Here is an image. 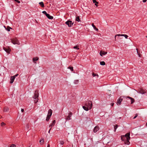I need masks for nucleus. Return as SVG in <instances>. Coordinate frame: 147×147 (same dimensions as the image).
Listing matches in <instances>:
<instances>
[{
    "label": "nucleus",
    "mask_w": 147,
    "mask_h": 147,
    "mask_svg": "<svg viewBox=\"0 0 147 147\" xmlns=\"http://www.w3.org/2000/svg\"><path fill=\"white\" fill-rule=\"evenodd\" d=\"M68 68L71 71H73V67H68Z\"/></svg>",
    "instance_id": "cd10ccee"
},
{
    "label": "nucleus",
    "mask_w": 147,
    "mask_h": 147,
    "mask_svg": "<svg viewBox=\"0 0 147 147\" xmlns=\"http://www.w3.org/2000/svg\"><path fill=\"white\" fill-rule=\"evenodd\" d=\"M76 20L78 22L80 21L79 16H78L76 17Z\"/></svg>",
    "instance_id": "4be33fe9"
},
{
    "label": "nucleus",
    "mask_w": 147,
    "mask_h": 147,
    "mask_svg": "<svg viewBox=\"0 0 147 147\" xmlns=\"http://www.w3.org/2000/svg\"><path fill=\"white\" fill-rule=\"evenodd\" d=\"M60 143L61 145H63L64 144V142L63 141H60Z\"/></svg>",
    "instance_id": "473e14b6"
},
{
    "label": "nucleus",
    "mask_w": 147,
    "mask_h": 147,
    "mask_svg": "<svg viewBox=\"0 0 147 147\" xmlns=\"http://www.w3.org/2000/svg\"><path fill=\"white\" fill-rule=\"evenodd\" d=\"M21 111L22 112H23L24 111V109H22Z\"/></svg>",
    "instance_id": "79ce46f5"
},
{
    "label": "nucleus",
    "mask_w": 147,
    "mask_h": 147,
    "mask_svg": "<svg viewBox=\"0 0 147 147\" xmlns=\"http://www.w3.org/2000/svg\"><path fill=\"white\" fill-rule=\"evenodd\" d=\"M127 98H129V99H130L131 100V104H132L134 102V98H133L131 97H130L129 96H127Z\"/></svg>",
    "instance_id": "f3484780"
},
{
    "label": "nucleus",
    "mask_w": 147,
    "mask_h": 147,
    "mask_svg": "<svg viewBox=\"0 0 147 147\" xmlns=\"http://www.w3.org/2000/svg\"><path fill=\"white\" fill-rule=\"evenodd\" d=\"M18 75V74H17L16 75H15L13 76L15 78L16 77H17Z\"/></svg>",
    "instance_id": "58836bf2"
},
{
    "label": "nucleus",
    "mask_w": 147,
    "mask_h": 147,
    "mask_svg": "<svg viewBox=\"0 0 147 147\" xmlns=\"http://www.w3.org/2000/svg\"><path fill=\"white\" fill-rule=\"evenodd\" d=\"M146 1H147L146 0H143L142 1L143 2L145 3V2H146Z\"/></svg>",
    "instance_id": "c03bdc74"
},
{
    "label": "nucleus",
    "mask_w": 147,
    "mask_h": 147,
    "mask_svg": "<svg viewBox=\"0 0 147 147\" xmlns=\"http://www.w3.org/2000/svg\"><path fill=\"white\" fill-rule=\"evenodd\" d=\"M118 126L117 125H116L115 126H114V131L115 132L116 131V129L118 127Z\"/></svg>",
    "instance_id": "393cba45"
},
{
    "label": "nucleus",
    "mask_w": 147,
    "mask_h": 147,
    "mask_svg": "<svg viewBox=\"0 0 147 147\" xmlns=\"http://www.w3.org/2000/svg\"><path fill=\"white\" fill-rule=\"evenodd\" d=\"M92 26L93 27V28L95 30H96V31H98V28H97L95 26V25H94V24H92Z\"/></svg>",
    "instance_id": "6ab92c4d"
},
{
    "label": "nucleus",
    "mask_w": 147,
    "mask_h": 147,
    "mask_svg": "<svg viewBox=\"0 0 147 147\" xmlns=\"http://www.w3.org/2000/svg\"><path fill=\"white\" fill-rule=\"evenodd\" d=\"M84 105L86 107H88L90 109H91L92 108V105L91 101H88L84 102Z\"/></svg>",
    "instance_id": "7ed1b4c3"
},
{
    "label": "nucleus",
    "mask_w": 147,
    "mask_h": 147,
    "mask_svg": "<svg viewBox=\"0 0 147 147\" xmlns=\"http://www.w3.org/2000/svg\"><path fill=\"white\" fill-rule=\"evenodd\" d=\"M93 2L94 3H98L96 2V0H93Z\"/></svg>",
    "instance_id": "c9c22d12"
},
{
    "label": "nucleus",
    "mask_w": 147,
    "mask_h": 147,
    "mask_svg": "<svg viewBox=\"0 0 147 147\" xmlns=\"http://www.w3.org/2000/svg\"><path fill=\"white\" fill-rule=\"evenodd\" d=\"M40 144H42L44 143V140L43 138H41L40 140Z\"/></svg>",
    "instance_id": "412c9836"
},
{
    "label": "nucleus",
    "mask_w": 147,
    "mask_h": 147,
    "mask_svg": "<svg viewBox=\"0 0 147 147\" xmlns=\"http://www.w3.org/2000/svg\"><path fill=\"white\" fill-rule=\"evenodd\" d=\"M74 49H77V50H78L79 49V48H78L77 46H74V47H73Z\"/></svg>",
    "instance_id": "2f4dec72"
},
{
    "label": "nucleus",
    "mask_w": 147,
    "mask_h": 147,
    "mask_svg": "<svg viewBox=\"0 0 147 147\" xmlns=\"http://www.w3.org/2000/svg\"><path fill=\"white\" fill-rule=\"evenodd\" d=\"M136 50H137V53L138 54V55H139V57H140V54H139V53H138V49H136Z\"/></svg>",
    "instance_id": "ea45409f"
},
{
    "label": "nucleus",
    "mask_w": 147,
    "mask_h": 147,
    "mask_svg": "<svg viewBox=\"0 0 147 147\" xmlns=\"http://www.w3.org/2000/svg\"><path fill=\"white\" fill-rule=\"evenodd\" d=\"M38 58L37 57H34L33 59V62H34L35 61H37L38 60Z\"/></svg>",
    "instance_id": "aec40b11"
},
{
    "label": "nucleus",
    "mask_w": 147,
    "mask_h": 147,
    "mask_svg": "<svg viewBox=\"0 0 147 147\" xmlns=\"http://www.w3.org/2000/svg\"><path fill=\"white\" fill-rule=\"evenodd\" d=\"M123 99L121 98H119L117 100V105H120Z\"/></svg>",
    "instance_id": "9d476101"
},
{
    "label": "nucleus",
    "mask_w": 147,
    "mask_h": 147,
    "mask_svg": "<svg viewBox=\"0 0 147 147\" xmlns=\"http://www.w3.org/2000/svg\"><path fill=\"white\" fill-rule=\"evenodd\" d=\"M10 147H15V145L13 144Z\"/></svg>",
    "instance_id": "a19ab883"
},
{
    "label": "nucleus",
    "mask_w": 147,
    "mask_h": 147,
    "mask_svg": "<svg viewBox=\"0 0 147 147\" xmlns=\"http://www.w3.org/2000/svg\"><path fill=\"white\" fill-rule=\"evenodd\" d=\"M137 92L140 94H144L146 93V90H144L142 88H140L139 89L138 91H137Z\"/></svg>",
    "instance_id": "39448f33"
},
{
    "label": "nucleus",
    "mask_w": 147,
    "mask_h": 147,
    "mask_svg": "<svg viewBox=\"0 0 147 147\" xmlns=\"http://www.w3.org/2000/svg\"><path fill=\"white\" fill-rule=\"evenodd\" d=\"M46 16L49 19H53V17L50 16L49 14H47L46 15Z\"/></svg>",
    "instance_id": "2eb2a0df"
},
{
    "label": "nucleus",
    "mask_w": 147,
    "mask_h": 147,
    "mask_svg": "<svg viewBox=\"0 0 147 147\" xmlns=\"http://www.w3.org/2000/svg\"><path fill=\"white\" fill-rule=\"evenodd\" d=\"M15 1L17 2L18 3H20V1H19L18 0H15Z\"/></svg>",
    "instance_id": "4c0bfd02"
},
{
    "label": "nucleus",
    "mask_w": 147,
    "mask_h": 147,
    "mask_svg": "<svg viewBox=\"0 0 147 147\" xmlns=\"http://www.w3.org/2000/svg\"><path fill=\"white\" fill-rule=\"evenodd\" d=\"M146 125H147V123H146Z\"/></svg>",
    "instance_id": "09e8293b"
},
{
    "label": "nucleus",
    "mask_w": 147,
    "mask_h": 147,
    "mask_svg": "<svg viewBox=\"0 0 147 147\" xmlns=\"http://www.w3.org/2000/svg\"><path fill=\"white\" fill-rule=\"evenodd\" d=\"M123 36L125 37V38L126 39H127L128 38V36L127 35L125 34H117V35H116L115 36V40H116V36Z\"/></svg>",
    "instance_id": "6e6552de"
},
{
    "label": "nucleus",
    "mask_w": 147,
    "mask_h": 147,
    "mask_svg": "<svg viewBox=\"0 0 147 147\" xmlns=\"http://www.w3.org/2000/svg\"><path fill=\"white\" fill-rule=\"evenodd\" d=\"M100 65H105V62L104 61H100Z\"/></svg>",
    "instance_id": "b1692460"
},
{
    "label": "nucleus",
    "mask_w": 147,
    "mask_h": 147,
    "mask_svg": "<svg viewBox=\"0 0 147 147\" xmlns=\"http://www.w3.org/2000/svg\"><path fill=\"white\" fill-rule=\"evenodd\" d=\"M130 134L129 133H126L125 135H122L121 136V139L122 141L125 142V144L129 145L130 142L129 140H130Z\"/></svg>",
    "instance_id": "f257e3e1"
},
{
    "label": "nucleus",
    "mask_w": 147,
    "mask_h": 147,
    "mask_svg": "<svg viewBox=\"0 0 147 147\" xmlns=\"http://www.w3.org/2000/svg\"><path fill=\"white\" fill-rule=\"evenodd\" d=\"M51 128H51H51H50V129H49V131H48V133H50V131H51Z\"/></svg>",
    "instance_id": "37998d69"
},
{
    "label": "nucleus",
    "mask_w": 147,
    "mask_h": 147,
    "mask_svg": "<svg viewBox=\"0 0 147 147\" xmlns=\"http://www.w3.org/2000/svg\"><path fill=\"white\" fill-rule=\"evenodd\" d=\"M15 79V78L13 76H11L10 79V83L12 84L13 82Z\"/></svg>",
    "instance_id": "dca6fc26"
},
{
    "label": "nucleus",
    "mask_w": 147,
    "mask_h": 147,
    "mask_svg": "<svg viewBox=\"0 0 147 147\" xmlns=\"http://www.w3.org/2000/svg\"><path fill=\"white\" fill-rule=\"evenodd\" d=\"M50 117H49V116H47V118H46V120L47 121H48L49 120V119H50Z\"/></svg>",
    "instance_id": "c85d7f7f"
},
{
    "label": "nucleus",
    "mask_w": 147,
    "mask_h": 147,
    "mask_svg": "<svg viewBox=\"0 0 147 147\" xmlns=\"http://www.w3.org/2000/svg\"><path fill=\"white\" fill-rule=\"evenodd\" d=\"M72 115V113L71 112H69L68 113V115L67 116L65 117V119L67 120H70L71 119V117Z\"/></svg>",
    "instance_id": "423d86ee"
},
{
    "label": "nucleus",
    "mask_w": 147,
    "mask_h": 147,
    "mask_svg": "<svg viewBox=\"0 0 147 147\" xmlns=\"http://www.w3.org/2000/svg\"><path fill=\"white\" fill-rule=\"evenodd\" d=\"M5 123H4V122H2L1 123V126L3 127V126H5Z\"/></svg>",
    "instance_id": "72a5a7b5"
},
{
    "label": "nucleus",
    "mask_w": 147,
    "mask_h": 147,
    "mask_svg": "<svg viewBox=\"0 0 147 147\" xmlns=\"http://www.w3.org/2000/svg\"><path fill=\"white\" fill-rule=\"evenodd\" d=\"M6 29L8 31H9L10 30V29H11L12 28L9 26H7V28H6Z\"/></svg>",
    "instance_id": "a878e982"
},
{
    "label": "nucleus",
    "mask_w": 147,
    "mask_h": 147,
    "mask_svg": "<svg viewBox=\"0 0 147 147\" xmlns=\"http://www.w3.org/2000/svg\"><path fill=\"white\" fill-rule=\"evenodd\" d=\"M92 75L93 76V77H95V76H98V75L97 74H95V73H93L92 74Z\"/></svg>",
    "instance_id": "7c9ffc66"
},
{
    "label": "nucleus",
    "mask_w": 147,
    "mask_h": 147,
    "mask_svg": "<svg viewBox=\"0 0 147 147\" xmlns=\"http://www.w3.org/2000/svg\"><path fill=\"white\" fill-rule=\"evenodd\" d=\"M73 23H72V21L70 20H68L65 23V24L67 25L69 27H71Z\"/></svg>",
    "instance_id": "0eeeda50"
},
{
    "label": "nucleus",
    "mask_w": 147,
    "mask_h": 147,
    "mask_svg": "<svg viewBox=\"0 0 147 147\" xmlns=\"http://www.w3.org/2000/svg\"><path fill=\"white\" fill-rule=\"evenodd\" d=\"M107 53V52H105L104 51H100V55L102 56L103 55H105Z\"/></svg>",
    "instance_id": "9b49d317"
},
{
    "label": "nucleus",
    "mask_w": 147,
    "mask_h": 147,
    "mask_svg": "<svg viewBox=\"0 0 147 147\" xmlns=\"http://www.w3.org/2000/svg\"><path fill=\"white\" fill-rule=\"evenodd\" d=\"M114 105V103H112L111 104V105L112 106H113Z\"/></svg>",
    "instance_id": "a18cd8bd"
},
{
    "label": "nucleus",
    "mask_w": 147,
    "mask_h": 147,
    "mask_svg": "<svg viewBox=\"0 0 147 147\" xmlns=\"http://www.w3.org/2000/svg\"><path fill=\"white\" fill-rule=\"evenodd\" d=\"M98 3H95V5H96V6H97V4Z\"/></svg>",
    "instance_id": "49530a36"
},
{
    "label": "nucleus",
    "mask_w": 147,
    "mask_h": 147,
    "mask_svg": "<svg viewBox=\"0 0 147 147\" xmlns=\"http://www.w3.org/2000/svg\"><path fill=\"white\" fill-rule=\"evenodd\" d=\"M78 82H79L78 80H75L74 81V83L75 84H78Z\"/></svg>",
    "instance_id": "c756f323"
},
{
    "label": "nucleus",
    "mask_w": 147,
    "mask_h": 147,
    "mask_svg": "<svg viewBox=\"0 0 147 147\" xmlns=\"http://www.w3.org/2000/svg\"><path fill=\"white\" fill-rule=\"evenodd\" d=\"M39 4L41 5V7H43L44 6V4L42 2H41L39 3Z\"/></svg>",
    "instance_id": "5701e85b"
},
{
    "label": "nucleus",
    "mask_w": 147,
    "mask_h": 147,
    "mask_svg": "<svg viewBox=\"0 0 147 147\" xmlns=\"http://www.w3.org/2000/svg\"><path fill=\"white\" fill-rule=\"evenodd\" d=\"M47 147H50V145H49V144H48V145L47 146Z\"/></svg>",
    "instance_id": "de8ad7c7"
},
{
    "label": "nucleus",
    "mask_w": 147,
    "mask_h": 147,
    "mask_svg": "<svg viewBox=\"0 0 147 147\" xmlns=\"http://www.w3.org/2000/svg\"><path fill=\"white\" fill-rule=\"evenodd\" d=\"M11 42L14 45L17 44L19 45L20 44V42L16 38L11 39Z\"/></svg>",
    "instance_id": "20e7f679"
},
{
    "label": "nucleus",
    "mask_w": 147,
    "mask_h": 147,
    "mask_svg": "<svg viewBox=\"0 0 147 147\" xmlns=\"http://www.w3.org/2000/svg\"><path fill=\"white\" fill-rule=\"evenodd\" d=\"M9 110V108H5L4 109V111L5 112H7Z\"/></svg>",
    "instance_id": "bb28decb"
},
{
    "label": "nucleus",
    "mask_w": 147,
    "mask_h": 147,
    "mask_svg": "<svg viewBox=\"0 0 147 147\" xmlns=\"http://www.w3.org/2000/svg\"><path fill=\"white\" fill-rule=\"evenodd\" d=\"M42 13H43V14H44L46 16V15H47V14L48 13L46 12L45 11H43L42 12Z\"/></svg>",
    "instance_id": "f704fd0d"
},
{
    "label": "nucleus",
    "mask_w": 147,
    "mask_h": 147,
    "mask_svg": "<svg viewBox=\"0 0 147 147\" xmlns=\"http://www.w3.org/2000/svg\"><path fill=\"white\" fill-rule=\"evenodd\" d=\"M38 93L37 90H36L34 94V96H33V98L34 99V102L35 103H36L38 100Z\"/></svg>",
    "instance_id": "f03ea898"
},
{
    "label": "nucleus",
    "mask_w": 147,
    "mask_h": 147,
    "mask_svg": "<svg viewBox=\"0 0 147 147\" xmlns=\"http://www.w3.org/2000/svg\"><path fill=\"white\" fill-rule=\"evenodd\" d=\"M138 114H136V115L134 117V118H133V119H135V118H136L137 117V116H138Z\"/></svg>",
    "instance_id": "e433bc0d"
},
{
    "label": "nucleus",
    "mask_w": 147,
    "mask_h": 147,
    "mask_svg": "<svg viewBox=\"0 0 147 147\" xmlns=\"http://www.w3.org/2000/svg\"><path fill=\"white\" fill-rule=\"evenodd\" d=\"M55 120H54L53 121L52 123L50 124L49 126V127H51L52 128V127L55 125Z\"/></svg>",
    "instance_id": "ddd939ff"
},
{
    "label": "nucleus",
    "mask_w": 147,
    "mask_h": 147,
    "mask_svg": "<svg viewBox=\"0 0 147 147\" xmlns=\"http://www.w3.org/2000/svg\"><path fill=\"white\" fill-rule=\"evenodd\" d=\"M4 49L7 53H9L11 51L10 49L9 48H4Z\"/></svg>",
    "instance_id": "4468645a"
},
{
    "label": "nucleus",
    "mask_w": 147,
    "mask_h": 147,
    "mask_svg": "<svg viewBox=\"0 0 147 147\" xmlns=\"http://www.w3.org/2000/svg\"><path fill=\"white\" fill-rule=\"evenodd\" d=\"M28 147H30V146Z\"/></svg>",
    "instance_id": "8fccbe9b"
},
{
    "label": "nucleus",
    "mask_w": 147,
    "mask_h": 147,
    "mask_svg": "<svg viewBox=\"0 0 147 147\" xmlns=\"http://www.w3.org/2000/svg\"><path fill=\"white\" fill-rule=\"evenodd\" d=\"M83 108L86 111H88L89 110H90L88 107H86L85 106H82Z\"/></svg>",
    "instance_id": "a211bd4d"
},
{
    "label": "nucleus",
    "mask_w": 147,
    "mask_h": 147,
    "mask_svg": "<svg viewBox=\"0 0 147 147\" xmlns=\"http://www.w3.org/2000/svg\"><path fill=\"white\" fill-rule=\"evenodd\" d=\"M52 113V111L51 109H49L47 116L51 117Z\"/></svg>",
    "instance_id": "f8f14e48"
},
{
    "label": "nucleus",
    "mask_w": 147,
    "mask_h": 147,
    "mask_svg": "<svg viewBox=\"0 0 147 147\" xmlns=\"http://www.w3.org/2000/svg\"><path fill=\"white\" fill-rule=\"evenodd\" d=\"M99 128L98 126H96L94 129L93 132L94 133H96L97 131L99 130Z\"/></svg>",
    "instance_id": "1a4fd4ad"
}]
</instances>
